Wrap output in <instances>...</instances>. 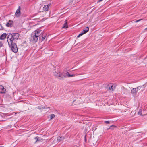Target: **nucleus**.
<instances>
[{
	"mask_svg": "<svg viewBox=\"0 0 147 147\" xmlns=\"http://www.w3.org/2000/svg\"><path fill=\"white\" fill-rule=\"evenodd\" d=\"M33 40L35 42H36L39 38L38 36H36L35 34H33Z\"/></svg>",
	"mask_w": 147,
	"mask_h": 147,
	"instance_id": "16",
	"label": "nucleus"
},
{
	"mask_svg": "<svg viewBox=\"0 0 147 147\" xmlns=\"http://www.w3.org/2000/svg\"><path fill=\"white\" fill-rule=\"evenodd\" d=\"M142 111H139L138 112V115H141L142 116H144V115H146L145 114H142Z\"/></svg>",
	"mask_w": 147,
	"mask_h": 147,
	"instance_id": "23",
	"label": "nucleus"
},
{
	"mask_svg": "<svg viewBox=\"0 0 147 147\" xmlns=\"http://www.w3.org/2000/svg\"><path fill=\"white\" fill-rule=\"evenodd\" d=\"M51 4H49L48 5H46L44 7H43V10L44 11H48L49 7L50 6Z\"/></svg>",
	"mask_w": 147,
	"mask_h": 147,
	"instance_id": "11",
	"label": "nucleus"
},
{
	"mask_svg": "<svg viewBox=\"0 0 147 147\" xmlns=\"http://www.w3.org/2000/svg\"><path fill=\"white\" fill-rule=\"evenodd\" d=\"M54 75L56 77H57L58 79L61 80H63V79H61L62 77H63L62 76V75L61 73L60 72L59 73H57L56 71L54 72Z\"/></svg>",
	"mask_w": 147,
	"mask_h": 147,
	"instance_id": "4",
	"label": "nucleus"
},
{
	"mask_svg": "<svg viewBox=\"0 0 147 147\" xmlns=\"http://www.w3.org/2000/svg\"><path fill=\"white\" fill-rule=\"evenodd\" d=\"M0 89L1 90V91L0 92L1 93H5L6 89L2 85H0Z\"/></svg>",
	"mask_w": 147,
	"mask_h": 147,
	"instance_id": "10",
	"label": "nucleus"
},
{
	"mask_svg": "<svg viewBox=\"0 0 147 147\" xmlns=\"http://www.w3.org/2000/svg\"><path fill=\"white\" fill-rule=\"evenodd\" d=\"M3 43L1 42H0V48L2 47L3 46Z\"/></svg>",
	"mask_w": 147,
	"mask_h": 147,
	"instance_id": "29",
	"label": "nucleus"
},
{
	"mask_svg": "<svg viewBox=\"0 0 147 147\" xmlns=\"http://www.w3.org/2000/svg\"><path fill=\"white\" fill-rule=\"evenodd\" d=\"M89 28L88 27H86L82 31L84 34L86 33L89 30Z\"/></svg>",
	"mask_w": 147,
	"mask_h": 147,
	"instance_id": "18",
	"label": "nucleus"
},
{
	"mask_svg": "<svg viewBox=\"0 0 147 147\" xmlns=\"http://www.w3.org/2000/svg\"><path fill=\"white\" fill-rule=\"evenodd\" d=\"M16 114V113H15V112H13L12 113H10L8 115V116H12V115H15Z\"/></svg>",
	"mask_w": 147,
	"mask_h": 147,
	"instance_id": "25",
	"label": "nucleus"
},
{
	"mask_svg": "<svg viewBox=\"0 0 147 147\" xmlns=\"http://www.w3.org/2000/svg\"><path fill=\"white\" fill-rule=\"evenodd\" d=\"M67 72L66 71L65 72H63L62 73H61L63 77H61V79H65V78H66V77H67Z\"/></svg>",
	"mask_w": 147,
	"mask_h": 147,
	"instance_id": "13",
	"label": "nucleus"
},
{
	"mask_svg": "<svg viewBox=\"0 0 147 147\" xmlns=\"http://www.w3.org/2000/svg\"><path fill=\"white\" fill-rule=\"evenodd\" d=\"M117 127L115 126V125H111V126L109 128H108L107 129V130H108L109 129H113V128H115V127Z\"/></svg>",
	"mask_w": 147,
	"mask_h": 147,
	"instance_id": "21",
	"label": "nucleus"
},
{
	"mask_svg": "<svg viewBox=\"0 0 147 147\" xmlns=\"http://www.w3.org/2000/svg\"><path fill=\"white\" fill-rule=\"evenodd\" d=\"M126 89H125V88L124 87H123L122 88V90L121 91V93H123L124 94L125 93V92L126 91Z\"/></svg>",
	"mask_w": 147,
	"mask_h": 147,
	"instance_id": "20",
	"label": "nucleus"
},
{
	"mask_svg": "<svg viewBox=\"0 0 147 147\" xmlns=\"http://www.w3.org/2000/svg\"><path fill=\"white\" fill-rule=\"evenodd\" d=\"M7 35V41H11H11L13 42L17 40L19 36V34L18 33H9Z\"/></svg>",
	"mask_w": 147,
	"mask_h": 147,
	"instance_id": "1",
	"label": "nucleus"
},
{
	"mask_svg": "<svg viewBox=\"0 0 147 147\" xmlns=\"http://www.w3.org/2000/svg\"><path fill=\"white\" fill-rule=\"evenodd\" d=\"M55 115L54 114H51L50 115V119H52L55 117Z\"/></svg>",
	"mask_w": 147,
	"mask_h": 147,
	"instance_id": "22",
	"label": "nucleus"
},
{
	"mask_svg": "<svg viewBox=\"0 0 147 147\" xmlns=\"http://www.w3.org/2000/svg\"><path fill=\"white\" fill-rule=\"evenodd\" d=\"M34 139L36 141L34 142V143H36L37 142L40 141V138L38 136L35 137Z\"/></svg>",
	"mask_w": 147,
	"mask_h": 147,
	"instance_id": "19",
	"label": "nucleus"
},
{
	"mask_svg": "<svg viewBox=\"0 0 147 147\" xmlns=\"http://www.w3.org/2000/svg\"><path fill=\"white\" fill-rule=\"evenodd\" d=\"M103 0H99L97 2L98 3H99V2H100L101 1H102Z\"/></svg>",
	"mask_w": 147,
	"mask_h": 147,
	"instance_id": "32",
	"label": "nucleus"
},
{
	"mask_svg": "<svg viewBox=\"0 0 147 147\" xmlns=\"http://www.w3.org/2000/svg\"><path fill=\"white\" fill-rule=\"evenodd\" d=\"M135 88L136 89V91L137 92L138 90H139L141 88V87L140 86H138V87H137V88Z\"/></svg>",
	"mask_w": 147,
	"mask_h": 147,
	"instance_id": "26",
	"label": "nucleus"
},
{
	"mask_svg": "<svg viewBox=\"0 0 147 147\" xmlns=\"http://www.w3.org/2000/svg\"><path fill=\"white\" fill-rule=\"evenodd\" d=\"M13 22L12 21L9 20L6 24V26L8 27H11L13 25Z\"/></svg>",
	"mask_w": 147,
	"mask_h": 147,
	"instance_id": "9",
	"label": "nucleus"
},
{
	"mask_svg": "<svg viewBox=\"0 0 147 147\" xmlns=\"http://www.w3.org/2000/svg\"><path fill=\"white\" fill-rule=\"evenodd\" d=\"M37 109H50V107H46L45 106H40L37 107Z\"/></svg>",
	"mask_w": 147,
	"mask_h": 147,
	"instance_id": "8",
	"label": "nucleus"
},
{
	"mask_svg": "<svg viewBox=\"0 0 147 147\" xmlns=\"http://www.w3.org/2000/svg\"><path fill=\"white\" fill-rule=\"evenodd\" d=\"M21 14V7L20 6H19L15 12V16L16 17L18 18L20 17Z\"/></svg>",
	"mask_w": 147,
	"mask_h": 147,
	"instance_id": "3",
	"label": "nucleus"
},
{
	"mask_svg": "<svg viewBox=\"0 0 147 147\" xmlns=\"http://www.w3.org/2000/svg\"><path fill=\"white\" fill-rule=\"evenodd\" d=\"M84 34V33L82 31L81 32V33L80 34L77 36V38H79V37H80V36H82V35H83V34Z\"/></svg>",
	"mask_w": 147,
	"mask_h": 147,
	"instance_id": "24",
	"label": "nucleus"
},
{
	"mask_svg": "<svg viewBox=\"0 0 147 147\" xmlns=\"http://www.w3.org/2000/svg\"><path fill=\"white\" fill-rule=\"evenodd\" d=\"M65 23L63 24V26L62 28H68V26L67 25V20H65Z\"/></svg>",
	"mask_w": 147,
	"mask_h": 147,
	"instance_id": "15",
	"label": "nucleus"
},
{
	"mask_svg": "<svg viewBox=\"0 0 147 147\" xmlns=\"http://www.w3.org/2000/svg\"><path fill=\"white\" fill-rule=\"evenodd\" d=\"M46 34H45L42 33L41 35V39L43 41L46 38Z\"/></svg>",
	"mask_w": 147,
	"mask_h": 147,
	"instance_id": "17",
	"label": "nucleus"
},
{
	"mask_svg": "<svg viewBox=\"0 0 147 147\" xmlns=\"http://www.w3.org/2000/svg\"><path fill=\"white\" fill-rule=\"evenodd\" d=\"M9 47L12 51L14 53H16L18 51V48L15 42L10 41H7Z\"/></svg>",
	"mask_w": 147,
	"mask_h": 147,
	"instance_id": "2",
	"label": "nucleus"
},
{
	"mask_svg": "<svg viewBox=\"0 0 147 147\" xmlns=\"http://www.w3.org/2000/svg\"><path fill=\"white\" fill-rule=\"evenodd\" d=\"M65 139V137L64 136H61V137H58L57 138V140L58 142L63 141Z\"/></svg>",
	"mask_w": 147,
	"mask_h": 147,
	"instance_id": "12",
	"label": "nucleus"
},
{
	"mask_svg": "<svg viewBox=\"0 0 147 147\" xmlns=\"http://www.w3.org/2000/svg\"><path fill=\"white\" fill-rule=\"evenodd\" d=\"M67 76L68 77H71V75L68 72H67Z\"/></svg>",
	"mask_w": 147,
	"mask_h": 147,
	"instance_id": "27",
	"label": "nucleus"
},
{
	"mask_svg": "<svg viewBox=\"0 0 147 147\" xmlns=\"http://www.w3.org/2000/svg\"><path fill=\"white\" fill-rule=\"evenodd\" d=\"M105 122L107 124H109L110 122L109 121H105Z\"/></svg>",
	"mask_w": 147,
	"mask_h": 147,
	"instance_id": "28",
	"label": "nucleus"
},
{
	"mask_svg": "<svg viewBox=\"0 0 147 147\" xmlns=\"http://www.w3.org/2000/svg\"><path fill=\"white\" fill-rule=\"evenodd\" d=\"M2 29V26L0 24V30Z\"/></svg>",
	"mask_w": 147,
	"mask_h": 147,
	"instance_id": "31",
	"label": "nucleus"
},
{
	"mask_svg": "<svg viewBox=\"0 0 147 147\" xmlns=\"http://www.w3.org/2000/svg\"><path fill=\"white\" fill-rule=\"evenodd\" d=\"M115 86H113L112 85V84L110 83L109 84V85H108L107 88L109 90H112V91H113L115 89Z\"/></svg>",
	"mask_w": 147,
	"mask_h": 147,
	"instance_id": "6",
	"label": "nucleus"
},
{
	"mask_svg": "<svg viewBox=\"0 0 147 147\" xmlns=\"http://www.w3.org/2000/svg\"><path fill=\"white\" fill-rule=\"evenodd\" d=\"M131 93L133 96L134 97H135L136 95V89L135 88H133L132 89H131Z\"/></svg>",
	"mask_w": 147,
	"mask_h": 147,
	"instance_id": "7",
	"label": "nucleus"
},
{
	"mask_svg": "<svg viewBox=\"0 0 147 147\" xmlns=\"http://www.w3.org/2000/svg\"><path fill=\"white\" fill-rule=\"evenodd\" d=\"M145 30L147 31V28H146L145 29Z\"/></svg>",
	"mask_w": 147,
	"mask_h": 147,
	"instance_id": "36",
	"label": "nucleus"
},
{
	"mask_svg": "<svg viewBox=\"0 0 147 147\" xmlns=\"http://www.w3.org/2000/svg\"><path fill=\"white\" fill-rule=\"evenodd\" d=\"M76 101V100H74L73 101V103H74Z\"/></svg>",
	"mask_w": 147,
	"mask_h": 147,
	"instance_id": "35",
	"label": "nucleus"
},
{
	"mask_svg": "<svg viewBox=\"0 0 147 147\" xmlns=\"http://www.w3.org/2000/svg\"><path fill=\"white\" fill-rule=\"evenodd\" d=\"M41 30H36L35 31V32L34 34L33 33L32 35L35 34L36 36H38V37H39L40 40L41 39V35L42 34V33H40Z\"/></svg>",
	"mask_w": 147,
	"mask_h": 147,
	"instance_id": "5",
	"label": "nucleus"
},
{
	"mask_svg": "<svg viewBox=\"0 0 147 147\" xmlns=\"http://www.w3.org/2000/svg\"><path fill=\"white\" fill-rule=\"evenodd\" d=\"M84 138H85V141H86V135L84 137Z\"/></svg>",
	"mask_w": 147,
	"mask_h": 147,
	"instance_id": "34",
	"label": "nucleus"
},
{
	"mask_svg": "<svg viewBox=\"0 0 147 147\" xmlns=\"http://www.w3.org/2000/svg\"><path fill=\"white\" fill-rule=\"evenodd\" d=\"M75 147H78V146H75Z\"/></svg>",
	"mask_w": 147,
	"mask_h": 147,
	"instance_id": "37",
	"label": "nucleus"
},
{
	"mask_svg": "<svg viewBox=\"0 0 147 147\" xmlns=\"http://www.w3.org/2000/svg\"><path fill=\"white\" fill-rule=\"evenodd\" d=\"M142 19H139L138 20H136V21H135V22H138L139 21H140L142 20Z\"/></svg>",
	"mask_w": 147,
	"mask_h": 147,
	"instance_id": "30",
	"label": "nucleus"
},
{
	"mask_svg": "<svg viewBox=\"0 0 147 147\" xmlns=\"http://www.w3.org/2000/svg\"><path fill=\"white\" fill-rule=\"evenodd\" d=\"M71 77H74V76H75V75H71Z\"/></svg>",
	"mask_w": 147,
	"mask_h": 147,
	"instance_id": "33",
	"label": "nucleus"
},
{
	"mask_svg": "<svg viewBox=\"0 0 147 147\" xmlns=\"http://www.w3.org/2000/svg\"><path fill=\"white\" fill-rule=\"evenodd\" d=\"M7 36V34L5 33H3L0 36V40H4L6 37Z\"/></svg>",
	"mask_w": 147,
	"mask_h": 147,
	"instance_id": "14",
	"label": "nucleus"
}]
</instances>
